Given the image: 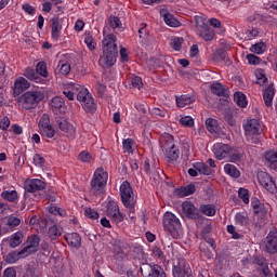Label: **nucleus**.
<instances>
[{
  "mask_svg": "<svg viewBox=\"0 0 277 277\" xmlns=\"http://www.w3.org/2000/svg\"><path fill=\"white\" fill-rule=\"evenodd\" d=\"M51 39L53 42H58L62 37V24L57 17L51 18Z\"/></svg>",
  "mask_w": 277,
  "mask_h": 277,
  "instance_id": "21",
  "label": "nucleus"
},
{
  "mask_svg": "<svg viewBox=\"0 0 277 277\" xmlns=\"http://www.w3.org/2000/svg\"><path fill=\"white\" fill-rule=\"evenodd\" d=\"M106 215L115 224H120L121 222H124V214L120 212V206H118V201H108L106 206Z\"/></svg>",
  "mask_w": 277,
  "mask_h": 277,
  "instance_id": "10",
  "label": "nucleus"
},
{
  "mask_svg": "<svg viewBox=\"0 0 277 277\" xmlns=\"http://www.w3.org/2000/svg\"><path fill=\"white\" fill-rule=\"evenodd\" d=\"M1 198L8 202H18V193L16 190H3Z\"/></svg>",
  "mask_w": 277,
  "mask_h": 277,
  "instance_id": "41",
  "label": "nucleus"
},
{
  "mask_svg": "<svg viewBox=\"0 0 277 277\" xmlns=\"http://www.w3.org/2000/svg\"><path fill=\"white\" fill-rule=\"evenodd\" d=\"M64 239L69 248H74V250L81 248V235L79 233L65 234Z\"/></svg>",
  "mask_w": 277,
  "mask_h": 277,
  "instance_id": "20",
  "label": "nucleus"
},
{
  "mask_svg": "<svg viewBox=\"0 0 277 277\" xmlns=\"http://www.w3.org/2000/svg\"><path fill=\"white\" fill-rule=\"evenodd\" d=\"M193 168H196V170H198L199 174H203L205 176H211V174H213V169H211L205 162H195L193 164Z\"/></svg>",
  "mask_w": 277,
  "mask_h": 277,
  "instance_id": "36",
  "label": "nucleus"
},
{
  "mask_svg": "<svg viewBox=\"0 0 277 277\" xmlns=\"http://www.w3.org/2000/svg\"><path fill=\"white\" fill-rule=\"evenodd\" d=\"M183 47V38L175 37L171 41V48L173 51H179Z\"/></svg>",
  "mask_w": 277,
  "mask_h": 277,
  "instance_id": "64",
  "label": "nucleus"
},
{
  "mask_svg": "<svg viewBox=\"0 0 277 277\" xmlns=\"http://www.w3.org/2000/svg\"><path fill=\"white\" fill-rule=\"evenodd\" d=\"M196 193V185L195 184H188L184 187H180L175 190V194L180 198H185L186 196H192Z\"/></svg>",
  "mask_w": 277,
  "mask_h": 277,
  "instance_id": "29",
  "label": "nucleus"
},
{
  "mask_svg": "<svg viewBox=\"0 0 277 277\" xmlns=\"http://www.w3.org/2000/svg\"><path fill=\"white\" fill-rule=\"evenodd\" d=\"M84 36V43L87 44L89 51H94V49H96V40H94V37L89 31H85Z\"/></svg>",
  "mask_w": 277,
  "mask_h": 277,
  "instance_id": "48",
  "label": "nucleus"
},
{
  "mask_svg": "<svg viewBox=\"0 0 277 277\" xmlns=\"http://www.w3.org/2000/svg\"><path fill=\"white\" fill-rule=\"evenodd\" d=\"M40 246V236L38 235H31L27 239V246L23 248L24 252L27 256L29 254H35V252H38V247Z\"/></svg>",
  "mask_w": 277,
  "mask_h": 277,
  "instance_id": "18",
  "label": "nucleus"
},
{
  "mask_svg": "<svg viewBox=\"0 0 277 277\" xmlns=\"http://www.w3.org/2000/svg\"><path fill=\"white\" fill-rule=\"evenodd\" d=\"M238 196L245 205H249V202H250V193L248 192V189L239 188Z\"/></svg>",
  "mask_w": 277,
  "mask_h": 277,
  "instance_id": "57",
  "label": "nucleus"
},
{
  "mask_svg": "<svg viewBox=\"0 0 277 277\" xmlns=\"http://www.w3.org/2000/svg\"><path fill=\"white\" fill-rule=\"evenodd\" d=\"M108 26L111 27V29H119V31H122V22L118 16L111 15L108 18Z\"/></svg>",
  "mask_w": 277,
  "mask_h": 277,
  "instance_id": "49",
  "label": "nucleus"
},
{
  "mask_svg": "<svg viewBox=\"0 0 277 277\" xmlns=\"http://www.w3.org/2000/svg\"><path fill=\"white\" fill-rule=\"evenodd\" d=\"M57 126H58V129L66 134V137H68V140H75L77 137V129L75 128V126L69 123L66 119L64 118L57 119Z\"/></svg>",
  "mask_w": 277,
  "mask_h": 277,
  "instance_id": "16",
  "label": "nucleus"
},
{
  "mask_svg": "<svg viewBox=\"0 0 277 277\" xmlns=\"http://www.w3.org/2000/svg\"><path fill=\"white\" fill-rule=\"evenodd\" d=\"M128 248L130 252H135L136 254H140L144 250V247L137 242L130 241L128 242Z\"/></svg>",
  "mask_w": 277,
  "mask_h": 277,
  "instance_id": "60",
  "label": "nucleus"
},
{
  "mask_svg": "<svg viewBox=\"0 0 277 277\" xmlns=\"http://www.w3.org/2000/svg\"><path fill=\"white\" fill-rule=\"evenodd\" d=\"M264 157L271 170H275L277 172V150L273 149L266 151Z\"/></svg>",
  "mask_w": 277,
  "mask_h": 277,
  "instance_id": "32",
  "label": "nucleus"
},
{
  "mask_svg": "<svg viewBox=\"0 0 277 277\" xmlns=\"http://www.w3.org/2000/svg\"><path fill=\"white\" fill-rule=\"evenodd\" d=\"M195 34L205 42H213L215 39V30L207 23L202 16H195Z\"/></svg>",
  "mask_w": 277,
  "mask_h": 277,
  "instance_id": "5",
  "label": "nucleus"
},
{
  "mask_svg": "<svg viewBox=\"0 0 277 277\" xmlns=\"http://www.w3.org/2000/svg\"><path fill=\"white\" fill-rule=\"evenodd\" d=\"M160 146L163 150H168L170 148H174V137L170 133H164L160 136Z\"/></svg>",
  "mask_w": 277,
  "mask_h": 277,
  "instance_id": "26",
  "label": "nucleus"
},
{
  "mask_svg": "<svg viewBox=\"0 0 277 277\" xmlns=\"http://www.w3.org/2000/svg\"><path fill=\"white\" fill-rule=\"evenodd\" d=\"M135 140L133 138H126L122 141V148L124 153L133 154L135 153Z\"/></svg>",
  "mask_w": 277,
  "mask_h": 277,
  "instance_id": "45",
  "label": "nucleus"
},
{
  "mask_svg": "<svg viewBox=\"0 0 277 277\" xmlns=\"http://www.w3.org/2000/svg\"><path fill=\"white\" fill-rule=\"evenodd\" d=\"M226 230L232 235V239H241V237H243L241 234L237 233L235 225H227Z\"/></svg>",
  "mask_w": 277,
  "mask_h": 277,
  "instance_id": "62",
  "label": "nucleus"
},
{
  "mask_svg": "<svg viewBox=\"0 0 277 277\" xmlns=\"http://www.w3.org/2000/svg\"><path fill=\"white\" fill-rule=\"evenodd\" d=\"M249 51L255 55H263L267 51V43L260 41L250 47Z\"/></svg>",
  "mask_w": 277,
  "mask_h": 277,
  "instance_id": "37",
  "label": "nucleus"
},
{
  "mask_svg": "<svg viewBox=\"0 0 277 277\" xmlns=\"http://www.w3.org/2000/svg\"><path fill=\"white\" fill-rule=\"evenodd\" d=\"M39 128L41 130V135L43 137H48L49 140H52V137H55V128L51 126L50 119L48 116L43 115L39 121Z\"/></svg>",
  "mask_w": 277,
  "mask_h": 277,
  "instance_id": "15",
  "label": "nucleus"
},
{
  "mask_svg": "<svg viewBox=\"0 0 277 277\" xmlns=\"http://www.w3.org/2000/svg\"><path fill=\"white\" fill-rule=\"evenodd\" d=\"M206 127L209 133H217V120L209 118L206 120Z\"/></svg>",
  "mask_w": 277,
  "mask_h": 277,
  "instance_id": "52",
  "label": "nucleus"
},
{
  "mask_svg": "<svg viewBox=\"0 0 277 277\" xmlns=\"http://www.w3.org/2000/svg\"><path fill=\"white\" fill-rule=\"evenodd\" d=\"M32 163L37 168H44V163H47V160L40 154H35L32 157Z\"/></svg>",
  "mask_w": 277,
  "mask_h": 277,
  "instance_id": "56",
  "label": "nucleus"
},
{
  "mask_svg": "<svg viewBox=\"0 0 277 277\" xmlns=\"http://www.w3.org/2000/svg\"><path fill=\"white\" fill-rule=\"evenodd\" d=\"M258 274L260 277H274V272L269 269V265H266L263 268H258Z\"/></svg>",
  "mask_w": 277,
  "mask_h": 277,
  "instance_id": "61",
  "label": "nucleus"
},
{
  "mask_svg": "<svg viewBox=\"0 0 277 277\" xmlns=\"http://www.w3.org/2000/svg\"><path fill=\"white\" fill-rule=\"evenodd\" d=\"M24 75L26 79H29V81H34L35 83H41L42 85L49 83V70L47 69V63L44 62H39L36 69L27 67Z\"/></svg>",
  "mask_w": 277,
  "mask_h": 277,
  "instance_id": "2",
  "label": "nucleus"
},
{
  "mask_svg": "<svg viewBox=\"0 0 277 277\" xmlns=\"http://www.w3.org/2000/svg\"><path fill=\"white\" fill-rule=\"evenodd\" d=\"M107 28L103 29L104 39L102 41L103 55L100 57L98 64L102 68H111L116 64L118 57V43L114 34L105 35Z\"/></svg>",
  "mask_w": 277,
  "mask_h": 277,
  "instance_id": "1",
  "label": "nucleus"
},
{
  "mask_svg": "<svg viewBox=\"0 0 277 277\" xmlns=\"http://www.w3.org/2000/svg\"><path fill=\"white\" fill-rule=\"evenodd\" d=\"M148 277H166V272L159 264L149 265Z\"/></svg>",
  "mask_w": 277,
  "mask_h": 277,
  "instance_id": "43",
  "label": "nucleus"
},
{
  "mask_svg": "<svg viewBox=\"0 0 277 277\" xmlns=\"http://www.w3.org/2000/svg\"><path fill=\"white\" fill-rule=\"evenodd\" d=\"M50 213H52V215H60L61 217H66V215H68L66 210H64L57 206H52L50 208Z\"/></svg>",
  "mask_w": 277,
  "mask_h": 277,
  "instance_id": "58",
  "label": "nucleus"
},
{
  "mask_svg": "<svg viewBox=\"0 0 277 277\" xmlns=\"http://www.w3.org/2000/svg\"><path fill=\"white\" fill-rule=\"evenodd\" d=\"M78 159H80L82 163H92V154L83 150L79 154Z\"/></svg>",
  "mask_w": 277,
  "mask_h": 277,
  "instance_id": "59",
  "label": "nucleus"
},
{
  "mask_svg": "<svg viewBox=\"0 0 277 277\" xmlns=\"http://www.w3.org/2000/svg\"><path fill=\"white\" fill-rule=\"evenodd\" d=\"M31 83L24 77H18L13 85V95L14 96H21L25 90H28L30 88Z\"/></svg>",
  "mask_w": 277,
  "mask_h": 277,
  "instance_id": "19",
  "label": "nucleus"
},
{
  "mask_svg": "<svg viewBox=\"0 0 277 277\" xmlns=\"http://www.w3.org/2000/svg\"><path fill=\"white\" fill-rule=\"evenodd\" d=\"M53 114H64L66 111V102L62 96H55L51 101Z\"/></svg>",
  "mask_w": 277,
  "mask_h": 277,
  "instance_id": "22",
  "label": "nucleus"
},
{
  "mask_svg": "<svg viewBox=\"0 0 277 277\" xmlns=\"http://www.w3.org/2000/svg\"><path fill=\"white\" fill-rule=\"evenodd\" d=\"M224 171L225 174H228V176H232V179H239V176H241L239 169L230 163L224 166Z\"/></svg>",
  "mask_w": 277,
  "mask_h": 277,
  "instance_id": "38",
  "label": "nucleus"
},
{
  "mask_svg": "<svg viewBox=\"0 0 277 277\" xmlns=\"http://www.w3.org/2000/svg\"><path fill=\"white\" fill-rule=\"evenodd\" d=\"M179 122L182 124V127H186L187 129H192V127L195 124L194 118H192V116L180 117Z\"/></svg>",
  "mask_w": 277,
  "mask_h": 277,
  "instance_id": "53",
  "label": "nucleus"
},
{
  "mask_svg": "<svg viewBox=\"0 0 277 277\" xmlns=\"http://www.w3.org/2000/svg\"><path fill=\"white\" fill-rule=\"evenodd\" d=\"M213 58L216 62H228V53L224 48L216 49L213 53Z\"/></svg>",
  "mask_w": 277,
  "mask_h": 277,
  "instance_id": "44",
  "label": "nucleus"
},
{
  "mask_svg": "<svg viewBox=\"0 0 277 277\" xmlns=\"http://www.w3.org/2000/svg\"><path fill=\"white\" fill-rule=\"evenodd\" d=\"M164 230L170 233L173 237H181L183 235V225L174 213L166 212L162 220Z\"/></svg>",
  "mask_w": 277,
  "mask_h": 277,
  "instance_id": "7",
  "label": "nucleus"
},
{
  "mask_svg": "<svg viewBox=\"0 0 277 277\" xmlns=\"http://www.w3.org/2000/svg\"><path fill=\"white\" fill-rule=\"evenodd\" d=\"M265 250L268 254H277V237L272 235L266 237Z\"/></svg>",
  "mask_w": 277,
  "mask_h": 277,
  "instance_id": "28",
  "label": "nucleus"
},
{
  "mask_svg": "<svg viewBox=\"0 0 277 277\" xmlns=\"http://www.w3.org/2000/svg\"><path fill=\"white\" fill-rule=\"evenodd\" d=\"M210 90L212 94H215L216 96H228V90H226V87H224V84H222L221 82L212 83Z\"/></svg>",
  "mask_w": 277,
  "mask_h": 277,
  "instance_id": "30",
  "label": "nucleus"
},
{
  "mask_svg": "<svg viewBox=\"0 0 277 277\" xmlns=\"http://www.w3.org/2000/svg\"><path fill=\"white\" fill-rule=\"evenodd\" d=\"M24 189L28 194H36V192H43V189H47V182L40 179H28L24 182Z\"/></svg>",
  "mask_w": 277,
  "mask_h": 277,
  "instance_id": "13",
  "label": "nucleus"
},
{
  "mask_svg": "<svg viewBox=\"0 0 277 277\" xmlns=\"http://www.w3.org/2000/svg\"><path fill=\"white\" fill-rule=\"evenodd\" d=\"M189 272H192V267H189L187 260L184 258H177L172 267L173 277H192Z\"/></svg>",
  "mask_w": 277,
  "mask_h": 277,
  "instance_id": "11",
  "label": "nucleus"
},
{
  "mask_svg": "<svg viewBox=\"0 0 277 277\" xmlns=\"http://www.w3.org/2000/svg\"><path fill=\"white\" fill-rule=\"evenodd\" d=\"M119 194L121 198V202L126 209H129L130 212L135 213V203L137 199H135V193L133 192V186L129 181H123L119 187Z\"/></svg>",
  "mask_w": 277,
  "mask_h": 277,
  "instance_id": "4",
  "label": "nucleus"
},
{
  "mask_svg": "<svg viewBox=\"0 0 277 277\" xmlns=\"http://www.w3.org/2000/svg\"><path fill=\"white\" fill-rule=\"evenodd\" d=\"M251 207L255 215H261L262 217L267 215V208L265 207V203H262L258 198L251 200Z\"/></svg>",
  "mask_w": 277,
  "mask_h": 277,
  "instance_id": "25",
  "label": "nucleus"
},
{
  "mask_svg": "<svg viewBox=\"0 0 277 277\" xmlns=\"http://www.w3.org/2000/svg\"><path fill=\"white\" fill-rule=\"evenodd\" d=\"M199 212H201L203 215H207L208 217H213V215H215V213H216L215 206L201 205Z\"/></svg>",
  "mask_w": 277,
  "mask_h": 277,
  "instance_id": "46",
  "label": "nucleus"
},
{
  "mask_svg": "<svg viewBox=\"0 0 277 277\" xmlns=\"http://www.w3.org/2000/svg\"><path fill=\"white\" fill-rule=\"evenodd\" d=\"M161 16H163V21L168 27H181V22L174 17L171 13H163V11L160 12Z\"/></svg>",
  "mask_w": 277,
  "mask_h": 277,
  "instance_id": "33",
  "label": "nucleus"
},
{
  "mask_svg": "<svg viewBox=\"0 0 277 277\" xmlns=\"http://www.w3.org/2000/svg\"><path fill=\"white\" fill-rule=\"evenodd\" d=\"M275 95L276 90L274 89V84L268 85V88L264 90L263 98L266 107H272V103L274 101Z\"/></svg>",
  "mask_w": 277,
  "mask_h": 277,
  "instance_id": "31",
  "label": "nucleus"
},
{
  "mask_svg": "<svg viewBox=\"0 0 277 277\" xmlns=\"http://www.w3.org/2000/svg\"><path fill=\"white\" fill-rule=\"evenodd\" d=\"M245 135L249 144H261V133H263V128L261 127V121L259 119H249L243 124Z\"/></svg>",
  "mask_w": 277,
  "mask_h": 277,
  "instance_id": "6",
  "label": "nucleus"
},
{
  "mask_svg": "<svg viewBox=\"0 0 277 277\" xmlns=\"http://www.w3.org/2000/svg\"><path fill=\"white\" fill-rule=\"evenodd\" d=\"M261 30L259 28H251L246 31V36L248 40H254V38H259Z\"/></svg>",
  "mask_w": 277,
  "mask_h": 277,
  "instance_id": "63",
  "label": "nucleus"
},
{
  "mask_svg": "<svg viewBox=\"0 0 277 277\" xmlns=\"http://www.w3.org/2000/svg\"><path fill=\"white\" fill-rule=\"evenodd\" d=\"M236 226H242V228H246L248 224H250V217L248 216V212H237L234 216Z\"/></svg>",
  "mask_w": 277,
  "mask_h": 277,
  "instance_id": "27",
  "label": "nucleus"
},
{
  "mask_svg": "<svg viewBox=\"0 0 277 277\" xmlns=\"http://www.w3.org/2000/svg\"><path fill=\"white\" fill-rule=\"evenodd\" d=\"M109 179V173L103 169V167L97 168L90 182V192L94 194V196H98V194H103L105 187H107V181Z\"/></svg>",
  "mask_w": 277,
  "mask_h": 277,
  "instance_id": "3",
  "label": "nucleus"
},
{
  "mask_svg": "<svg viewBox=\"0 0 277 277\" xmlns=\"http://www.w3.org/2000/svg\"><path fill=\"white\" fill-rule=\"evenodd\" d=\"M258 180L260 185H262L266 192H269V194H277L276 181H274V177H272L271 174L262 171L258 173Z\"/></svg>",
  "mask_w": 277,
  "mask_h": 277,
  "instance_id": "12",
  "label": "nucleus"
},
{
  "mask_svg": "<svg viewBox=\"0 0 277 277\" xmlns=\"http://www.w3.org/2000/svg\"><path fill=\"white\" fill-rule=\"evenodd\" d=\"M64 233V227L62 225L54 224L49 227L48 229V237L51 239V241H57L60 237H62Z\"/></svg>",
  "mask_w": 277,
  "mask_h": 277,
  "instance_id": "24",
  "label": "nucleus"
},
{
  "mask_svg": "<svg viewBox=\"0 0 277 277\" xmlns=\"http://www.w3.org/2000/svg\"><path fill=\"white\" fill-rule=\"evenodd\" d=\"M162 153L168 163H176V161H179V157L181 156V150H179L176 146L164 149Z\"/></svg>",
  "mask_w": 277,
  "mask_h": 277,
  "instance_id": "23",
  "label": "nucleus"
},
{
  "mask_svg": "<svg viewBox=\"0 0 277 277\" xmlns=\"http://www.w3.org/2000/svg\"><path fill=\"white\" fill-rule=\"evenodd\" d=\"M213 154L215 159L222 161V159H226V157L230 155V146L223 143H216L213 146Z\"/></svg>",
  "mask_w": 277,
  "mask_h": 277,
  "instance_id": "17",
  "label": "nucleus"
},
{
  "mask_svg": "<svg viewBox=\"0 0 277 277\" xmlns=\"http://www.w3.org/2000/svg\"><path fill=\"white\" fill-rule=\"evenodd\" d=\"M27 253L25 252L24 249L19 250V251H12L11 253H9L6 255V261L9 263H16V261H18L19 259H25L27 258Z\"/></svg>",
  "mask_w": 277,
  "mask_h": 277,
  "instance_id": "35",
  "label": "nucleus"
},
{
  "mask_svg": "<svg viewBox=\"0 0 277 277\" xmlns=\"http://www.w3.org/2000/svg\"><path fill=\"white\" fill-rule=\"evenodd\" d=\"M57 68L60 70L61 75L66 76V75L70 74V64H68V62H66V61H60Z\"/></svg>",
  "mask_w": 277,
  "mask_h": 277,
  "instance_id": "54",
  "label": "nucleus"
},
{
  "mask_svg": "<svg viewBox=\"0 0 277 277\" xmlns=\"http://www.w3.org/2000/svg\"><path fill=\"white\" fill-rule=\"evenodd\" d=\"M246 60L250 66H259L263 60L259 57L256 54H247Z\"/></svg>",
  "mask_w": 277,
  "mask_h": 277,
  "instance_id": "55",
  "label": "nucleus"
},
{
  "mask_svg": "<svg viewBox=\"0 0 277 277\" xmlns=\"http://www.w3.org/2000/svg\"><path fill=\"white\" fill-rule=\"evenodd\" d=\"M151 254L154 259H157V261H159L160 263H163V261H166V254H163V251L161 250V248L157 246H154L151 248Z\"/></svg>",
  "mask_w": 277,
  "mask_h": 277,
  "instance_id": "50",
  "label": "nucleus"
},
{
  "mask_svg": "<svg viewBox=\"0 0 277 277\" xmlns=\"http://www.w3.org/2000/svg\"><path fill=\"white\" fill-rule=\"evenodd\" d=\"M182 211L188 220H200L202 217V214H200V209L196 208L192 201H183Z\"/></svg>",
  "mask_w": 277,
  "mask_h": 277,
  "instance_id": "14",
  "label": "nucleus"
},
{
  "mask_svg": "<svg viewBox=\"0 0 277 277\" xmlns=\"http://www.w3.org/2000/svg\"><path fill=\"white\" fill-rule=\"evenodd\" d=\"M78 85L79 84L71 85L69 89L63 91L64 96H66L68 101H75V96L77 97V94H79V90H77Z\"/></svg>",
  "mask_w": 277,
  "mask_h": 277,
  "instance_id": "47",
  "label": "nucleus"
},
{
  "mask_svg": "<svg viewBox=\"0 0 277 277\" xmlns=\"http://www.w3.org/2000/svg\"><path fill=\"white\" fill-rule=\"evenodd\" d=\"M175 103L177 107H187V105H192L194 103V97L190 95L184 94L175 98Z\"/></svg>",
  "mask_w": 277,
  "mask_h": 277,
  "instance_id": "39",
  "label": "nucleus"
},
{
  "mask_svg": "<svg viewBox=\"0 0 277 277\" xmlns=\"http://www.w3.org/2000/svg\"><path fill=\"white\" fill-rule=\"evenodd\" d=\"M22 243H23V233L22 232L14 233L9 240L10 248H18V246Z\"/></svg>",
  "mask_w": 277,
  "mask_h": 277,
  "instance_id": "40",
  "label": "nucleus"
},
{
  "mask_svg": "<svg viewBox=\"0 0 277 277\" xmlns=\"http://www.w3.org/2000/svg\"><path fill=\"white\" fill-rule=\"evenodd\" d=\"M234 101L238 105V107H241L242 109L248 107V100L246 97V94L243 92H236L234 94Z\"/></svg>",
  "mask_w": 277,
  "mask_h": 277,
  "instance_id": "42",
  "label": "nucleus"
},
{
  "mask_svg": "<svg viewBox=\"0 0 277 277\" xmlns=\"http://www.w3.org/2000/svg\"><path fill=\"white\" fill-rule=\"evenodd\" d=\"M77 101L81 103L82 108L87 114H92L96 111V104L94 103V97L90 94V91L85 87L78 85Z\"/></svg>",
  "mask_w": 277,
  "mask_h": 277,
  "instance_id": "9",
  "label": "nucleus"
},
{
  "mask_svg": "<svg viewBox=\"0 0 277 277\" xmlns=\"http://www.w3.org/2000/svg\"><path fill=\"white\" fill-rule=\"evenodd\" d=\"M131 87L135 90H142L144 88V81L140 76H132L130 80Z\"/></svg>",
  "mask_w": 277,
  "mask_h": 277,
  "instance_id": "51",
  "label": "nucleus"
},
{
  "mask_svg": "<svg viewBox=\"0 0 277 277\" xmlns=\"http://www.w3.org/2000/svg\"><path fill=\"white\" fill-rule=\"evenodd\" d=\"M251 263L252 265H255L256 269H263V267H267V265H269V261L261 254L253 255Z\"/></svg>",
  "mask_w": 277,
  "mask_h": 277,
  "instance_id": "34",
  "label": "nucleus"
},
{
  "mask_svg": "<svg viewBox=\"0 0 277 277\" xmlns=\"http://www.w3.org/2000/svg\"><path fill=\"white\" fill-rule=\"evenodd\" d=\"M41 101H44V93L40 91H27L18 98V103L22 105L23 109L27 110L36 109Z\"/></svg>",
  "mask_w": 277,
  "mask_h": 277,
  "instance_id": "8",
  "label": "nucleus"
}]
</instances>
